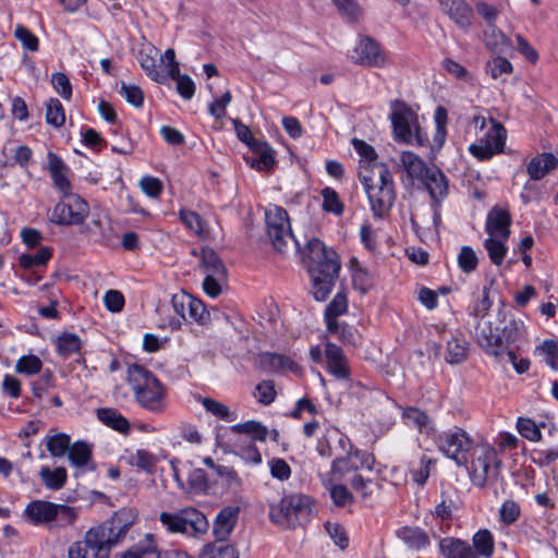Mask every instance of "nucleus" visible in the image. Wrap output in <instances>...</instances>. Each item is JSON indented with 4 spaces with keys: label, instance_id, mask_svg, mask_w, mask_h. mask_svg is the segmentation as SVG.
I'll return each mask as SVG.
<instances>
[{
    "label": "nucleus",
    "instance_id": "680f3d73",
    "mask_svg": "<svg viewBox=\"0 0 558 558\" xmlns=\"http://www.w3.org/2000/svg\"><path fill=\"white\" fill-rule=\"evenodd\" d=\"M442 68L447 71V73H449L457 80L469 83L470 85H474L472 75L464 66H462L457 61L451 59H445L442 61Z\"/></svg>",
    "mask_w": 558,
    "mask_h": 558
},
{
    "label": "nucleus",
    "instance_id": "7ed1b4c3",
    "mask_svg": "<svg viewBox=\"0 0 558 558\" xmlns=\"http://www.w3.org/2000/svg\"><path fill=\"white\" fill-rule=\"evenodd\" d=\"M359 178L364 185L374 216L383 218L396 199L395 183L388 166L374 163L360 170Z\"/></svg>",
    "mask_w": 558,
    "mask_h": 558
},
{
    "label": "nucleus",
    "instance_id": "4c0bfd02",
    "mask_svg": "<svg viewBox=\"0 0 558 558\" xmlns=\"http://www.w3.org/2000/svg\"><path fill=\"white\" fill-rule=\"evenodd\" d=\"M506 241L507 240L497 236H488V239L485 240L484 247L494 265L499 266L502 264L507 253Z\"/></svg>",
    "mask_w": 558,
    "mask_h": 558
},
{
    "label": "nucleus",
    "instance_id": "4d7b16f0",
    "mask_svg": "<svg viewBox=\"0 0 558 558\" xmlns=\"http://www.w3.org/2000/svg\"><path fill=\"white\" fill-rule=\"evenodd\" d=\"M43 363L36 355H25L17 360L15 371L21 374L34 375L40 372Z\"/></svg>",
    "mask_w": 558,
    "mask_h": 558
},
{
    "label": "nucleus",
    "instance_id": "ddd939ff",
    "mask_svg": "<svg viewBox=\"0 0 558 558\" xmlns=\"http://www.w3.org/2000/svg\"><path fill=\"white\" fill-rule=\"evenodd\" d=\"M375 459L372 454L362 452L357 449L348 451L345 457H338L331 464V480L340 481L347 473L368 472L372 473Z\"/></svg>",
    "mask_w": 558,
    "mask_h": 558
},
{
    "label": "nucleus",
    "instance_id": "4468645a",
    "mask_svg": "<svg viewBox=\"0 0 558 558\" xmlns=\"http://www.w3.org/2000/svg\"><path fill=\"white\" fill-rule=\"evenodd\" d=\"M490 123L492 126L486 133V142L484 144L478 143L470 146V151L482 160L489 159L494 154L501 151L505 146V128L501 124L496 123L494 120H490Z\"/></svg>",
    "mask_w": 558,
    "mask_h": 558
},
{
    "label": "nucleus",
    "instance_id": "f8f14e48",
    "mask_svg": "<svg viewBox=\"0 0 558 558\" xmlns=\"http://www.w3.org/2000/svg\"><path fill=\"white\" fill-rule=\"evenodd\" d=\"M436 442L438 449L446 457L454 460L458 465L468 463V454L473 447V440L462 428L453 427L441 433Z\"/></svg>",
    "mask_w": 558,
    "mask_h": 558
},
{
    "label": "nucleus",
    "instance_id": "9b49d317",
    "mask_svg": "<svg viewBox=\"0 0 558 558\" xmlns=\"http://www.w3.org/2000/svg\"><path fill=\"white\" fill-rule=\"evenodd\" d=\"M89 215V206L77 194H65L52 208L49 220L59 226L82 225Z\"/></svg>",
    "mask_w": 558,
    "mask_h": 558
},
{
    "label": "nucleus",
    "instance_id": "c85d7f7f",
    "mask_svg": "<svg viewBox=\"0 0 558 558\" xmlns=\"http://www.w3.org/2000/svg\"><path fill=\"white\" fill-rule=\"evenodd\" d=\"M402 418L407 425L417 428L421 433L428 434L433 430L429 417L417 408L409 407L404 409Z\"/></svg>",
    "mask_w": 558,
    "mask_h": 558
},
{
    "label": "nucleus",
    "instance_id": "3c124183",
    "mask_svg": "<svg viewBox=\"0 0 558 558\" xmlns=\"http://www.w3.org/2000/svg\"><path fill=\"white\" fill-rule=\"evenodd\" d=\"M347 306L348 302L345 295L342 293L336 294L325 311L327 325H329V323L337 322V317L347 311Z\"/></svg>",
    "mask_w": 558,
    "mask_h": 558
},
{
    "label": "nucleus",
    "instance_id": "1a4fd4ad",
    "mask_svg": "<svg viewBox=\"0 0 558 558\" xmlns=\"http://www.w3.org/2000/svg\"><path fill=\"white\" fill-rule=\"evenodd\" d=\"M391 122L398 141L408 144L415 142L421 146L427 143L428 138L423 135L416 114L404 104L396 102L391 113Z\"/></svg>",
    "mask_w": 558,
    "mask_h": 558
},
{
    "label": "nucleus",
    "instance_id": "8fccbe9b",
    "mask_svg": "<svg viewBox=\"0 0 558 558\" xmlns=\"http://www.w3.org/2000/svg\"><path fill=\"white\" fill-rule=\"evenodd\" d=\"M492 355H494L500 362L512 364L514 369L519 374L525 373L529 369V367H530L529 360L521 359L518 362V357H517L515 353L512 350L498 351V350L494 349V350H492Z\"/></svg>",
    "mask_w": 558,
    "mask_h": 558
},
{
    "label": "nucleus",
    "instance_id": "864d4df0",
    "mask_svg": "<svg viewBox=\"0 0 558 558\" xmlns=\"http://www.w3.org/2000/svg\"><path fill=\"white\" fill-rule=\"evenodd\" d=\"M352 144L357 154L364 159L362 161L363 165L360 166V170H364L365 168H368L372 165L377 163L375 161L377 158V154L373 146L357 138H353Z\"/></svg>",
    "mask_w": 558,
    "mask_h": 558
},
{
    "label": "nucleus",
    "instance_id": "052dcab7",
    "mask_svg": "<svg viewBox=\"0 0 558 558\" xmlns=\"http://www.w3.org/2000/svg\"><path fill=\"white\" fill-rule=\"evenodd\" d=\"M323 196V208L326 211L341 215L343 211V205L339 199L337 192L330 187H326L322 192Z\"/></svg>",
    "mask_w": 558,
    "mask_h": 558
},
{
    "label": "nucleus",
    "instance_id": "79ce46f5",
    "mask_svg": "<svg viewBox=\"0 0 558 558\" xmlns=\"http://www.w3.org/2000/svg\"><path fill=\"white\" fill-rule=\"evenodd\" d=\"M398 535L413 548H422L428 544V536L420 529L403 527L398 532Z\"/></svg>",
    "mask_w": 558,
    "mask_h": 558
},
{
    "label": "nucleus",
    "instance_id": "5701e85b",
    "mask_svg": "<svg viewBox=\"0 0 558 558\" xmlns=\"http://www.w3.org/2000/svg\"><path fill=\"white\" fill-rule=\"evenodd\" d=\"M199 269L207 275L226 278L227 269L218 254L209 247H204L199 255Z\"/></svg>",
    "mask_w": 558,
    "mask_h": 558
},
{
    "label": "nucleus",
    "instance_id": "dca6fc26",
    "mask_svg": "<svg viewBox=\"0 0 558 558\" xmlns=\"http://www.w3.org/2000/svg\"><path fill=\"white\" fill-rule=\"evenodd\" d=\"M54 504L47 500L31 501L24 509L23 515L33 525L52 527Z\"/></svg>",
    "mask_w": 558,
    "mask_h": 558
},
{
    "label": "nucleus",
    "instance_id": "de8ad7c7",
    "mask_svg": "<svg viewBox=\"0 0 558 558\" xmlns=\"http://www.w3.org/2000/svg\"><path fill=\"white\" fill-rule=\"evenodd\" d=\"M327 331L331 335H336L338 339L347 345L356 344V333L354 328L348 325H339L338 322H332L327 325Z\"/></svg>",
    "mask_w": 558,
    "mask_h": 558
},
{
    "label": "nucleus",
    "instance_id": "58836bf2",
    "mask_svg": "<svg viewBox=\"0 0 558 558\" xmlns=\"http://www.w3.org/2000/svg\"><path fill=\"white\" fill-rule=\"evenodd\" d=\"M201 402L208 413L222 421L233 422L236 418V415L231 412L225 403H221L211 398H203Z\"/></svg>",
    "mask_w": 558,
    "mask_h": 558
},
{
    "label": "nucleus",
    "instance_id": "20e7f679",
    "mask_svg": "<svg viewBox=\"0 0 558 558\" xmlns=\"http://www.w3.org/2000/svg\"><path fill=\"white\" fill-rule=\"evenodd\" d=\"M126 380L142 408L156 413L163 410V387L151 372L137 364L131 365Z\"/></svg>",
    "mask_w": 558,
    "mask_h": 558
},
{
    "label": "nucleus",
    "instance_id": "37998d69",
    "mask_svg": "<svg viewBox=\"0 0 558 558\" xmlns=\"http://www.w3.org/2000/svg\"><path fill=\"white\" fill-rule=\"evenodd\" d=\"M46 121L56 128H60L65 122L64 109L57 98H51L46 105Z\"/></svg>",
    "mask_w": 558,
    "mask_h": 558
},
{
    "label": "nucleus",
    "instance_id": "f3484780",
    "mask_svg": "<svg viewBox=\"0 0 558 558\" xmlns=\"http://www.w3.org/2000/svg\"><path fill=\"white\" fill-rule=\"evenodd\" d=\"M325 356L328 372L337 379L343 380L350 377V368L347 357L340 347L332 342H327L325 347Z\"/></svg>",
    "mask_w": 558,
    "mask_h": 558
},
{
    "label": "nucleus",
    "instance_id": "2f4dec72",
    "mask_svg": "<svg viewBox=\"0 0 558 558\" xmlns=\"http://www.w3.org/2000/svg\"><path fill=\"white\" fill-rule=\"evenodd\" d=\"M39 476L44 485L51 490L61 489L68 478L66 470L62 466L51 470L48 466H41Z\"/></svg>",
    "mask_w": 558,
    "mask_h": 558
},
{
    "label": "nucleus",
    "instance_id": "bb28decb",
    "mask_svg": "<svg viewBox=\"0 0 558 558\" xmlns=\"http://www.w3.org/2000/svg\"><path fill=\"white\" fill-rule=\"evenodd\" d=\"M262 363L272 372L290 371L301 375L302 368L290 357L277 353L266 352L260 355Z\"/></svg>",
    "mask_w": 558,
    "mask_h": 558
},
{
    "label": "nucleus",
    "instance_id": "bf43d9fd",
    "mask_svg": "<svg viewBox=\"0 0 558 558\" xmlns=\"http://www.w3.org/2000/svg\"><path fill=\"white\" fill-rule=\"evenodd\" d=\"M119 94L132 106L136 108L143 106L144 94L137 85L122 82Z\"/></svg>",
    "mask_w": 558,
    "mask_h": 558
},
{
    "label": "nucleus",
    "instance_id": "a878e982",
    "mask_svg": "<svg viewBox=\"0 0 558 558\" xmlns=\"http://www.w3.org/2000/svg\"><path fill=\"white\" fill-rule=\"evenodd\" d=\"M439 547L446 558H477L472 547L458 538H444Z\"/></svg>",
    "mask_w": 558,
    "mask_h": 558
},
{
    "label": "nucleus",
    "instance_id": "f03ea898",
    "mask_svg": "<svg viewBox=\"0 0 558 558\" xmlns=\"http://www.w3.org/2000/svg\"><path fill=\"white\" fill-rule=\"evenodd\" d=\"M303 263L312 278V292L315 300H326L340 269L336 252L327 248L320 240L313 238L306 244Z\"/></svg>",
    "mask_w": 558,
    "mask_h": 558
},
{
    "label": "nucleus",
    "instance_id": "aec40b11",
    "mask_svg": "<svg viewBox=\"0 0 558 558\" xmlns=\"http://www.w3.org/2000/svg\"><path fill=\"white\" fill-rule=\"evenodd\" d=\"M240 509L239 507H226L217 514L214 522V534L217 541H225L233 531Z\"/></svg>",
    "mask_w": 558,
    "mask_h": 558
},
{
    "label": "nucleus",
    "instance_id": "c756f323",
    "mask_svg": "<svg viewBox=\"0 0 558 558\" xmlns=\"http://www.w3.org/2000/svg\"><path fill=\"white\" fill-rule=\"evenodd\" d=\"M97 417L105 425L120 433H128L130 429L129 421L117 410L102 408L97 410Z\"/></svg>",
    "mask_w": 558,
    "mask_h": 558
},
{
    "label": "nucleus",
    "instance_id": "c9c22d12",
    "mask_svg": "<svg viewBox=\"0 0 558 558\" xmlns=\"http://www.w3.org/2000/svg\"><path fill=\"white\" fill-rule=\"evenodd\" d=\"M77 509L66 505L54 504L52 527L72 525L77 519Z\"/></svg>",
    "mask_w": 558,
    "mask_h": 558
},
{
    "label": "nucleus",
    "instance_id": "2eb2a0df",
    "mask_svg": "<svg viewBox=\"0 0 558 558\" xmlns=\"http://www.w3.org/2000/svg\"><path fill=\"white\" fill-rule=\"evenodd\" d=\"M440 10L459 28L468 31L473 24V9L465 0H438Z\"/></svg>",
    "mask_w": 558,
    "mask_h": 558
},
{
    "label": "nucleus",
    "instance_id": "6ab92c4d",
    "mask_svg": "<svg viewBox=\"0 0 558 558\" xmlns=\"http://www.w3.org/2000/svg\"><path fill=\"white\" fill-rule=\"evenodd\" d=\"M355 53L356 62L363 65L379 66L385 62L379 46L371 38L361 39L355 48Z\"/></svg>",
    "mask_w": 558,
    "mask_h": 558
},
{
    "label": "nucleus",
    "instance_id": "412c9836",
    "mask_svg": "<svg viewBox=\"0 0 558 558\" xmlns=\"http://www.w3.org/2000/svg\"><path fill=\"white\" fill-rule=\"evenodd\" d=\"M256 157H247L246 160L252 168L258 171H269L272 169L276 160L274 149L265 142H254L251 148Z\"/></svg>",
    "mask_w": 558,
    "mask_h": 558
},
{
    "label": "nucleus",
    "instance_id": "72a5a7b5",
    "mask_svg": "<svg viewBox=\"0 0 558 558\" xmlns=\"http://www.w3.org/2000/svg\"><path fill=\"white\" fill-rule=\"evenodd\" d=\"M47 450L54 458H61L68 453L71 447V438L64 433H58L46 437Z\"/></svg>",
    "mask_w": 558,
    "mask_h": 558
},
{
    "label": "nucleus",
    "instance_id": "f257e3e1",
    "mask_svg": "<svg viewBox=\"0 0 558 558\" xmlns=\"http://www.w3.org/2000/svg\"><path fill=\"white\" fill-rule=\"evenodd\" d=\"M135 521L131 509H121L101 524L89 529L83 541L74 542L69 558H109L112 546L120 543Z\"/></svg>",
    "mask_w": 558,
    "mask_h": 558
},
{
    "label": "nucleus",
    "instance_id": "69168bd1",
    "mask_svg": "<svg viewBox=\"0 0 558 558\" xmlns=\"http://www.w3.org/2000/svg\"><path fill=\"white\" fill-rule=\"evenodd\" d=\"M517 428L520 435L531 441H538L541 439V430L536 424L530 418H519Z\"/></svg>",
    "mask_w": 558,
    "mask_h": 558
},
{
    "label": "nucleus",
    "instance_id": "0eeeda50",
    "mask_svg": "<svg viewBox=\"0 0 558 558\" xmlns=\"http://www.w3.org/2000/svg\"><path fill=\"white\" fill-rule=\"evenodd\" d=\"M501 461L495 448L487 444L478 445L473 449L471 461V481L478 487L497 480Z\"/></svg>",
    "mask_w": 558,
    "mask_h": 558
},
{
    "label": "nucleus",
    "instance_id": "c03bdc74",
    "mask_svg": "<svg viewBox=\"0 0 558 558\" xmlns=\"http://www.w3.org/2000/svg\"><path fill=\"white\" fill-rule=\"evenodd\" d=\"M364 472L354 473L350 480L352 488L361 494L363 498L371 496L377 487V483L369 476H365Z\"/></svg>",
    "mask_w": 558,
    "mask_h": 558
},
{
    "label": "nucleus",
    "instance_id": "b1692460",
    "mask_svg": "<svg viewBox=\"0 0 558 558\" xmlns=\"http://www.w3.org/2000/svg\"><path fill=\"white\" fill-rule=\"evenodd\" d=\"M400 161L411 182L414 180L422 182L427 172L432 170L430 168H427L426 163L412 151H403L400 156Z\"/></svg>",
    "mask_w": 558,
    "mask_h": 558
},
{
    "label": "nucleus",
    "instance_id": "393cba45",
    "mask_svg": "<svg viewBox=\"0 0 558 558\" xmlns=\"http://www.w3.org/2000/svg\"><path fill=\"white\" fill-rule=\"evenodd\" d=\"M558 163L557 158L553 154L543 153L527 163L526 171L532 180H541L551 169L556 168Z\"/></svg>",
    "mask_w": 558,
    "mask_h": 558
},
{
    "label": "nucleus",
    "instance_id": "a19ab883",
    "mask_svg": "<svg viewBox=\"0 0 558 558\" xmlns=\"http://www.w3.org/2000/svg\"><path fill=\"white\" fill-rule=\"evenodd\" d=\"M70 462L77 468L87 465L92 458V450L85 442H75L68 451Z\"/></svg>",
    "mask_w": 558,
    "mask_h": 558
},
{
    "label": "nucleus",
    "instance_id": "ea45409f",
    "mask_svg": "<svg viewBox=\"0 0 558 558\" xmlns=\"http://www.w3.org/2000/svg\"><path fill=\"white\" fill-rule=\"evenodd\" d=\"M536 351L543 356L545 363L554 371H558V342L555 340H544Z\"/></svg>",
    "mask_w": 558,
    "mask_h": 558
},
{
    "label": "nucleus",
    "instance_id": "6e6552de",
    "mask_svg": "<svg viewBox=\"0 0 558 558\" xmlns=\"http://www.w3.org/2000/svg\"><path fill=\"white\" fill-rule=\"evenodd\" d=\"M159 519L171 533L198 536L209 527L206 517L195 508H184L175 513L161 512Z\"/></svg>",
    "mask_w": 558,
    "mask_h": 558
},
{
    "label": "nucleus",
    "instance_id": "a18cd8bd",
    "mask_svg": "<svg viewBox=\"0 0 558 558\" xmlns=\"http://www.w3.org/2000/svg\"><path fill=\"white\" fill-rule=\"evenodd\" d=\"M339 14L349 22H355L362 14V9L355 0H332Z\"/></svg>",
    "mask_w": 558,
    "mask_h": 558
},
{
    "label": "nucleus",
    "instance_id": "7c9ffc66",
    "mask_svg": "<svg viewBox=\"0 0 558 558\" xmlns=\"http://www.w3.org/2000/svg\"><path fill=\"white\" fill-rule=\"evenodd\" d=\"M468 356V343L461 336H453L447 341L446 362L449 364H460Z\"/></svg>",
    "mask_w": 558,
    "mask_h": 558
},
{
    "label": "nucleus",
    "instance_id": "6e6d98bb",
    "mask_svg": "<svg viewBox=\"0 0 558 558\" xmlns=\"http://www.w3.org/2000/svg\"><path fill=\"white\" fill-rule=\"evenodd\" d=\"M277 392L272 380H263L255 387L254 397L259 403L268 405L276 399Z\"/></svg>",
    "mask_w": 558,
    "mask_h": 558
},
{
    "label": "nucleus",
    "instance_id": "cd10ccee",
    "mask_svg": "<svg viewBox=\"0 0 558 558\" xmlns=\"http://www.w3.org/2000/svg\"><path fill=\"white\" fill-rule=\"evenodd\" d=\"M158 56V50L155 47H147L143 49L138 53V62L142 69L146 72L147 76H149L153 81L157 83H163L166 81V76L160 74L156 66V57Z\"/></svg>",
    "mask_w": 558,
    "mask_h": 558
},
{
    "label": "nucleus",
    "instance_id": "473e14b6",
    "mask_svg": "<svg viewBox=\"0 0 558 558\" xmlns=\"http://www.w3.org/2000/svg\"><path fill=\"white\" fill-rule=\"evenodd\" d=\"M221 542L205 545L198 558H239L238 551L232 545Z\"/></svg>",
    "mask_w": 558,
    "mask_h": 558
},
{
    "label": "nucleus",
    "instance_id": "0e129e2a",
    "mask_svg": "<svg viewBox=\"0 0 558 558\" xmlns=\"http://www.w3.org/2000/svg\"><path fill=\"white\" fill-rule=\"evenodd\" d=\"M486 70L494 80L512 72V64L505 58L496 57L487 62Z\"/></svg>",
    "mask_w": 558,
    "mask_h": 558
},
{
    "label": "nucleus",
    "instance_id": "e433bc0d",
    "mask_svg": "<svg viewBox=\"0 0 558 558\" xmlns=\"http://www.w3.org/2000/svg\"><path fill=\"white\" fill-rule=\"evenodd\" d=\"M473 546L475 555L483 557H492L494 553V538L488 530H481L473 536Z\"/></svg>",
    "mask_w": 558,
    "mask_h": 558
},
{
    "label": "nucleus",
    "instance_id": "f704fd0d",
    "mask_svg": "<svg viewBox=\"0 0 558 558\" xmlns=\"http://www.w3.org/2000/svg\"><path fill=\"white\" fill-rule=\"evenodd\" d=\"M121 558H156V543L151 534H146L145 539L123 554Z\"/></svg>",
    "mask_w": 558,
    "mask_h": 558
},
{
    "label": "nucleus",
    "instance_id": "5fc2aeb1",
    "mask_svg": "<svg viewBox=\"0 0 558 558\" xmlns=\"http://www.w3.org/2000/svg\"><path fill=\"white\" fill-rule=\"evenodd\" d=\"M57 347L61 355L68 356L80 351L81 339L74 333H63L58 338Z\"/></svg>",
    "mask_w": 558,
    "mask_h": 558
},
{
    "label": "nucleus",
    "instance_id": "9d476101",
    "mask_svg": "<svg viewBox=\"0 0 558 558\" xmlns=\"http://www.w3.org/2000/svg\"><path fill=\"white\" fill-rule=\"evenodd\" d=\"M476 333L481 345L485 347L492 354V350L507 351L504 344L514 342L520 333V326L515 319H509L505 323L501 331L499 327L493 328L489 322H480L476 327Z\"/></svg>",
    "mask_w": 558,
    "mask_h": 558
},
{
    "label": "nucleus",
    "instance_id": "338daca9",
    "mask_svg": "<svg viewBox=\"0 0 558 558\" xmlns=\"http://www.w3.org/2000/svg\"><path fill=\"white\" fill-rule=\"evenodd\" d=\"M51 84L62 98L66 100L71 99L72 85L70 83L69 77L64 73L58 72L52 74Z\"/></svg>",
    "mask_w": 558,
    "mask_h": 558
},
{
    "label": "nucleus",
    "instance_id": "a211bd4d",
    "mask_svg": "<svg viewBox=\"0 0 558 558\" xmlns=\"http://www.w3.org/2000/svg\"><path fill=\"white\" fill-rule=\"evenodd\" d=\"M511 218L507 210L500 208H493L486 221V232L489 236H497L508 240L510 235Z\"/></svg>",
    "mask_w": 558,
    "mask_h": 558
},
{
    "label": "nucleus",
    "instance_id": "49530a36",
    "mask_svg": "<svg viewBox=\"0 0 558 558\" xmlns=\"http://www.w3.org/2000/svg\"><path fill=\"white\" fill-rule=\"evenodd\" d=\"M51 257V250L49 247H40L34 253L23 254L20 257V265L23 268H32L35 266L45 265Z\"/></svg>",
    "mask_w": 558,
    "mask_h": 558
},
{
    "label": "nucleus",
    "instance_id": "09e8293b",
    "mask_svg": "<svg viewBox=\"0 0 558 558\" xmlns=\"http://www.w3.org/2000/svg\"><path fill=\"white\" fill-rule=\"evenodd\" d=\"M129 463L150 473L157 463V459L150 452L140 449L129 456Z\"/></svg>",
    "mask_w": 558,
    "mask_h": 558
},
{
    "label": "nucleus",
    "instance_id": "39448f33",
    "mask_svg": "<svg viewBox=\"0 0 558 558\" xmlns=\"http://www.w3.org/2000/svg\"><path fill=\"white\" fill-rule=\"evenodd\" d=\"M311 512L312 499L306 495L292 494L270 506L269 519L280 527L295 529L303 521L308 520Z\"/></svg>",
    "mask_w": 558,
    "mask_h": 558
},
{
    "label": "nucleus",
    "instance_id": "4be33fe9",
    "mask_svg": "<svg viewBox=\"0 0 558 558\" xmlns=\"http://www.w3.org/2000/svg\"><path fill=\"white\" fill-rule=\"evenodd\" d=\"M422 183L428 191L433 201L439 203L448 193V182L446 175L439 169H432Z\"/></svg>",
    "mask_w": 558,
    "mask_h": 558
},
{
    "label": "nucleus",
    "instance_id": "13d9d810",
    "mask_svg": "<svg viewBox=\"0 0 558 558\" xmlns=\"http://www.w3.org/2000/svg\"><path fill=\"white\" fill-rule=\"evenodd\" d=\"M14 36L22 44L24 49L33 52L38 50V38L25 26L17 25L14 29Z\"/></svg>",
    "mask_w": 558,
    "mask_h": 558
},
{
    "label": "nucleus",
    "instance_id": "423d86ee",
    "mask_svg": "<svg viewBox=\"0 0 558 558\" xmlns=\"http://www.w3.org/2000/svg\"><path fill=\"white\" fill-rule=\"evenodd\" d=\"M265 220L268 238L277 252L286 253L288 248L299 246L283 208L269 205L265 211Z\"/></svg>",
    "mask_w": 558,
    "mask_h": 558
},
{
    "label": "nucleus",
    "instance_id": "e2e57ef3",
    "mask_svg": "<svg viewBox=\"0 0 558 558\" xmlns=\"http://www.w3.org/2000/svg\"><path fill=\"white\" fill-rule=\"evenodd\" d=\"M325 529L330 538L333 541L335 545H337L339 548L345 549L349 546V538L342 525L336 522H327L325 524Z\"/></svg>",
    "mask_w": 558,
    "mask_h": 558
},
{
    "label": "nucleus",
    "instance_id": "603ef678",
    "mask_svg": "<svg viewBox=\"0 0 558 558\" xmlns=\"http://www.w3.org/2000/svg\"><path fill=\"white\" fill-rule=\"evenodd\" d=\"M478 258L475 251L471 246H462L458 254V265L460 269L470 274L477 267Z\"/></svg>",
    "mask_w": 558,
    "mask_h": 558
},
{
    "label": "nucleus",
    "instance_id": "774afa93",
    "mask_svg": "<svg viewBox=\"0 0 558 558\" xmlns=\"http://www.w3.org/2000/svg\"><path fill=\"white\" fill-rule=\"evenodd\" d=\"M484 39L486 46L493 50H497L500 46L506 44V36L499 29H497L495 24L487 25V28L484 32Z\"/></svg>",
    "mask_w": 558,
    "mask_h": 558
}]
</instances>
